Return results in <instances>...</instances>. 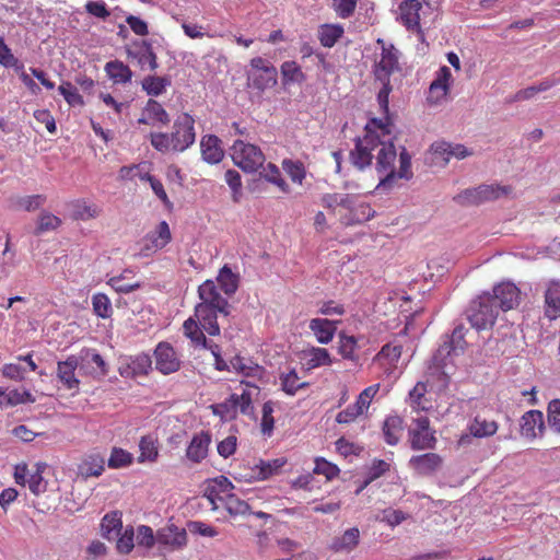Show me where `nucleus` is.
Masks as SVG:
<instances>
[{
    "mask_svg": "<svg viewBox=\"0 0 560 560\" xmlns=\"http://www.w3.org/2000/svg\"><path fill=\"white\" fill-rule=\"evenodd\" d=\"M376 171L381 175L377 188L389 189L393 187L397 178L409 179L412 177L411 171V156L402 148L399 153V168L395 167L397 160L396 147L392 141H382L380 139V145H377L376 153Z\"/></svg>",
    "mask_w": 560,
    "mask_h": 560,
    "instance_id": "1",
    "label": "nucleus"
},
{
    "mask_svg": "<svg viewBox=\"0 0 560 560\" xmlns=\"http://www.w3.org/2000/svg\"><path fill=\"white\" fill-rule=\"evenodd\" d=\"M195 119L187 113L177 116L170 133H150L151 145L161 153H182L190 148L195 143Z\"/></svg>",
    "mask_w": 560,
    "mask_h": 560,
    "instance_id": "2",
    "label": "nucleus"
},
{
    "mask_svg": "<svg viewBox=\"0 0 560 560\" xmlns=\"http://www.w3.org/2000/svg\"><path fill=\"white\" fill-rule=\"evenodd\" d=\"M376 44L381 46V55L380 59L375 62L373 67V74L376 81L382 83V89L377 94V101L380 107L387 113L388 112V97L390 92L393 91V86L390 84V77L395 72L400 71L399 66V51L395 48L393 44H387L384 39L378 38Z\"/></svg>",
    "mask_w": 560,
    "mask_h": 560,
    "instance_id": "3",
    "label": "nucleus"
},
{
    "mask_svg": "<svg viewBox=\"0 0 560 560\" xmlns=\"http://www.w3.org/2000/svg\"><path fill=\"white\" fill-rule=\"evenodd\" d=\"M219 314V311H214L208 306L196 305L195 317L198 323L192 317H189L183 324L184 335L190 339L192 347H202L207 350H212V345L207 341L205 331L210 336H218L220 334V326L218 324Z\"/></svg>",
    "mask_w": 560,
    "mask_h": 560,
    "instance_id": "4",
    "label": "nucleus"
},
{
    "mask_svg": "<svg viewBox=\"0 0 560 560\" xmlns=\"http://www.w3.org/2000/svg\"><path fill=\"white\" fill-rule=\"evenodd\" d=\"M375 129H380L383 135L389 133L385 125L373 119L371 124L366 125L364 136L355 140L354 149L350 151V162L360 171L371 165L375 156L374 152L376 153L377 145H380V133Z\"/></svg>",
    "mask_w": 560,
    "mask_h": 560,
    "instance_id": "5",
    "label": "nucleus"
},
{
    "mask_svg": "<svg viewBox=\"0 0 560 560\" xmlns=\"http://www.w3.org/2000/svg\"><path fill=\"white\" fill-rule=\"evenodd\" d=\"M466 313L472 328L478 331L491 328L499 315L498 306L493 303L489 292H485L472 300Z\"/></svg>",
    "mask_w": 560,
    "mask_h": 560,
    "instance_id": "6",
    "label": "nucleus"
},
{
    "mask_svg": "<svg viewBox=\"0 0 560 560\" xmlns=\"http://www.w3.org/2000/svg\"><path fill=\"white\" fill-rule=\"evenodd\" d=\"M215 369L219 371L236 372L244 376L261 377L264 369L250 359L233 352H211Z\"/></svg>",
    "mask_w": 560,
    "mask_h": 560,
    "instance_id": "7",
    "label": "nucleus"
},
{
    "mask_svg": "<svg viewBox=\"0 0 560 560\" xmlns=\"http://www.w3.org/2000/svg\"><path fill=\"white\" fill-rule=\"evenodd\" d=\"M512 190L513 188L510 185H480L463 190L454 197V200L462 206L479 205L508 196Z\"/></svg>",
    "mask_w": 560,
    "mask_h": 560,
    "instance_id": "8",
    "label": "nucleus"
},
{
    "mask_svg": "<svg viewBox=\"0 0 560 560\" xmlns=\"http://www.w3.org/2000/svg\"><path fill=\"white\" fill-rule=\"evenodd\" d=\"M249 65L248 81L253 89L264 92L277 85L278 71L270 61L261 57H255Z\"/></svg>",
    "mask_w": 560,
    "mask_h": 560,
    "instance_id": "9",
    "label": "nucleus"
},
{
    "mask_svg": "<svg viewBox=\"0 0 560 560\" xmlns=\"http://www.w3.org/2000/svg\"><path fill=\"white\" fill-rule=\"evenodd\" d=\"M231 150L234 163L245 172H256L265 162V155L260 148L243 140L234 141Z\"/></svg>",
    "mask_w": 560,
    "mask_h": 560,
    "instance_id": "10",
    "label": "nucleus"
},
{
    "mask_svg": "<svg viewBox=\"0 0 560 560\" xmlns=\"http://www.w3.org/2000/svg\"><path fill=\"white\" fill-rule=\"evenodd\" d=\"M287 463L285 458L280 457L272 460H262L260 459L258 463L254 464V466L244 468V471H240L234 477L238 480H244L247 482H252L254 480H265L271 477L275 474H278L279 470Z\"/></svg>",
    "mask_w": 560,
    "mask_h": 560,
    "instance_id": "11",
    "label": "nucleus"
},
{
    "mask_svg": "<svg viewBox=\"0 0 560 560\" xmlns=\"http://www.w3.org/2000/svg\"><path fill=\"white\" fill-rule=\"evenodd\" d=\"M477 329L466 328L464 325L456 326L451 335H445L440 350H465L469 347H479Z\"/></svg>",
    "mask_w": 560,
    "mask_h": 560,
    "instance_id": "12",
    "label": "nucleus"
},
{
    "mask_svg": "<svg viewBox=\"0 0 560 560\" xmlns=\"http://www.w3.org/2000/svg\"><path fill=\"white\" fill-rule=\"evenodd\" d=\"M350 203L346 206L340 223L345 226L364 223L371 220L375 211L370 203L362 201L359 197L349 194Z\"/></svg>",
    "mask_w": 560,
    "mask_h": 560,
    "instance_id": "13",
    "label": "nucleus"
},
{
    "mask_svg": "<svg viewBox=\"0 0 560 560\" xmlns=\"http://www.w3.org/2000/svg\"><path fill=\"white\" fill-rule=\"evenodd\" d=\"M452 354L453 352H434L428 363V375L440 381L443 387L447 386L450 376L455 371Z\"/></svg>",
    "mask_w": 560,
    "mask_h": 560,
    "instance_id": "14",
    "label": "nucleus"
},
{
    "mask_svg": "<svg viewBox=\"0 0 560 560\" xmlns=\"http://www.w3.org/2000/svg\"><path fill=\"white\" fill-rule=\"evenodd\" d=\"M198 295L201 302L198 305H205L214 311H219L221 315L228 316L230 304L218 291L217 285L212 280H206L198 288Z\"/></svg>",
    "mask_w": 560,
    "mask_h": 560,
    "instance_id": "15",
    "label": "nucleus"
},
{
    "mask_svg": "<svg viewBox=\"0 0 560 560\" xmlns=\"http://www.w3.org/2000/svg\"><path fill=\"white\" fill-rule=\"evenodd\" d=\"M493 303L498 306V312H508L515 308L520 304L521 291L512 282H502L493 288V294H491Z\"/></svg>",
    "mask_w": 560,
    "mask_h": 560,
    "instance_id": "16",
    "label": "nucleus"
},
{
    "mask_svg": "<svg viewBox=\"0 0 560 560\" xmlns=\"http://www.w3.org/2000/svg\"><path fill=\"white\" fill-rule=\"evenodd\" d=\"M452 72L448 67L442 66L435 75V79L429 86L427 101L430 104H439L446 98L451 90Z\"/></svg>",
    "mask_w": 560,
    "mask_h": 560,
    "instance_id": "17",
    "label": "nucleus"
},
{
    "mask_svg": "<svg viewBox=\"0 0 560 560\" xmlns=\"http://www.w3.org/2000/svg\"><path fill=\"white\" fill-rule=\"evenodd\" d=\"M417 428L410 431L411 448L418 450H433L436 444L434 433L430 431V421L427 417H421L416 420Z\"/></svg>",
    "mask_w": 560,
    "mask_h": 560,
    "instance_id": "18",
    "label": "nucleus"
},
{
    "mask_svg": "<svg viewBox=\"0 0 560 560\" xmlns=\"http://www.w3.org/2000/svg\"><path fill=\"white\" fill-rule=\"evenodd\" d=\"M429 0H404L399 4V20L408 31L421 33L420 10Z\"/></svg>",
    "mask_w": 560,
    "mask_h": 560,
    "instance_id": "19",
    "label": "nucleus"
},
{
    "mask_svg": "<svg viewBox=\"0 0 560 560\" xmlns=\"http://www.w3.org/2000/svg\"><path fill=\"white\" fill-rule=\"evenodd\" d=\"M127 55L129 58L137 60L141 68L148 65L151 71H155L159 67L158 56L148 40L133 42L130 48L127 49Z\"/></svg>",
    "mask_w": 560,
    "mask_h": 560,
    "instance_id": "20",
    "label": "nucleus"
},
{
    "mask_svg": "<svg viewBox=\"0 0 560 560\" xmlns=\"http://www.w3.org/2000/svg\"><path fill=\"white\" fill-rule=\"evenodd\" d=\"M170 115L161 103L153 98H149L138 124L151 126H167L170 124Z\"/></svg>",
    "mask_w": 560,
    "mask_h": 560,
    "instance_id": "21",
    "label": "nucleus"
},
{
    "mask_svg": "<svg viewBox=\"0 0 560 560\" xmlns=\"http://www.w3.org/2000/svg\"><path fill=\"white\" fill-rule=\"evenodd\" d=\"M544 314L549 320L560 317V281L558 280L547 283L544 294Z\"/></svg>",
    "mask_w": 560,
    "mask_h": 560,
    "instance_id": "22",
    "label": "nucleus"
},
{
    "mask_svg": "<svg viewBox=\"0 0 560 560\" xmlns=\"http://www.w3.org/2000/svg\"><path fill=\"white\" fill-rule=\"evenodd\" d=\"M442 464L443 459L436 453L416 455L409 459V466L421 476L433 475L441 468Z\"/></svg>",
    "mask_w": 560,
    "mask_h": 560,
    "instance_id": "23",
    "label": "nucleus"
},
{
    "mask_svg": "<svg viewBox=\"0 0 560 560\" xmlns=\"http://www.w3.org/2000/svg\"><path fill=\"white\" fill-rule=\"evenodd\" d=\"M200 150L202 159L209 164H217L224 156L221 140L214 135H207L201 138Z\"/></svg>",
    "mask_w": 560,
    "mask_h": 560,
    "instance_id": "24",
    "label": "nucleus"
},
{
    "mask_svg": "<svg viewBox=\"0 0 560 560\" xmlns=\"http://www.w3.org/2000/svg\"><path fill=\"white\" fill-rule=\"evenodd\" d=\"M544 429V415L539 410H529L521 419V433L526 438H536Z\"/></svg>",
    "mask_w": 560,
    "mask_h": 560,
    "instance_id": "25",
    "label": "nucleus"
},
{
    "mask_svg": "<svg viewBox=\"0 0 560 560\" xmlns=\"http://www.w3.org/2000/svg\"><path fill=\"white\" fill-rule=\"evenodd\" d=\"M147 250L156 252L164 248L172 241V233L166 221H161L156 229L145 237Z\"/></svg>",
    "mask_w": 560,
    "mask_h": 560,
    "instance_id": "26",
    "label": "nucleus"
},
{
    "mask_svg": "<svg viewBox=\"0 0 560 560\" xmlns=\"http://www.w3.org/2000/svg\"><path fill=\"white\" fill-rule=\"evenodd\" d=\"M337 323L338 322L326 318H313L311 319L308 327L319 343L327 345L335 336Z\"/></svg>",
    "mask_w": 560,
    "mask_h": 560,
    "instance_id": "27",
    "label": "nucleus"
},
{
    "mask_svg": "<svg viewBox=\"0 0 560 560\" xmlns=\"http://www.w3.org/2000/svg\"><path fill=\"white\" fill-rule=\"evenodd\" d=\"M211 436L208 432L195 435L187 447V458L194 463H200L208 454Z\"/></svg>",
    "mask_w": 560,
    "mask_h": 560,
    "instance_id": "28",
    "label": "nucleus"
},
{
    "mask_svg": "<svg viewBox=\"0 0 560 560\" xmlns=\"http://www.w3.org/2000/svg\"><path fill=\"white\" fill-rule=\"evenodd\" d=\"M156 540L159 544L167 545L173 548H182L187 544L186 529L171 525L158 533Z\"/></svg>",
    "mask_w": 560,
    "mask_h": 560,
    "instance_id": "29",
    "label": "nucleus"
},
{
    "mask_svg": "<svg viewBox=\"0 0 560 560\" xmlns=\"http://www.w3.org/2000/svg\"><path fill=\"white\" fill-rule=\"evenodd\" d=\"M122 529V521L120 512H112L106 514L101 522V535L103 538L112 541L115 540Z\"/></svg>",
    "mask_w": 560,
    "mask_h": 560,
    "instance_id": "30",
    "label": "nucleus"
},
{
    "mask_svg": "<svg viewBox=\"0 0 560 560\" xmlns=\"http://www.w3.org/2000/svg\"><path fill=\"white\" fill-rule=\"evenodd\" d=\"M349 194H325L322 197V205L325 209H327L331 214L336 215L339 221H341V215L345 212L346 206L350 203Z\"/></svg>",
    "mask_w": 560,
    "mask_h": 560,
    "instance_id": "31",
    "label": "nucleus"
},
{
    "mask_svg": "<svg viewBox=\"0 0 560 560\" xmlns=\"http://www.w3.org/2000/svg\"><path fill=\"white\" fill-rule=\"evenodd\" d=\"M259 175L266 182L275 185L282 194L289 195L291 192L289 184L284 180L280 168L276 164L268 163L265 166L262 165Z\"/></svg>",
    "mask_w": 560,
    "mask_h": 560,
    "instance_id": "32",
    "label": "nucleus"
},
{
    "mask_svg": "<svg viewBox=\"0 0 560 560\" xmlns=\"http://www.w3.org/2000/svg\"><path fill=\"white\" fill-rule=\"evenodd\" d=\"M360 532L357 527L347 529L340 537H336L330 549L335 552L352 551L359 544Z\"/></svg>",
    "mask_w": 560,
    "mask_h": 560,
    "instance_id": "33",
    "label": "nucleus"
},
{
    "mask_svg": "<svg viewBox=\"0 0 560 560\" xmlns=\"http://www.w3.org/2000/svg\"><path fill=\"white\" fill-rule=\"evenodd\" d=\"M345 30L340 24H322L318 27V40L323 47L331 48L343 36Z\"/></svg>",
    "mask_w": 560,
    "mask_h": 560,
    "instance_id": "34",
    "label": "nucleus"
},
{
    "mask_svg": "<svg viewBox=\"0 0 560 560\" xmlns=\"http://www.w3.org/2000/svg\"><path fill=\"white\" fill-rule=\"evenodd\" d=\"M78 361L74 357H70L67 361L58 363V377L60 382L68 388L73 389L79 385V380L75 377V368Z\"/></svg>",
    "mask_w": 560,
    "mask_h": 560,
    "instance_id": "35",
    "label": "nucleus"
},
{
    "mask_svg": "<svg viewBox=\"0 0 560 560\" xmlns=\"http://www.w3.org/2000/svg\"><path fill=\"white\" fill-rule=\"evenodd\" d=\"M281 79L283 85L301 84L306 80L305 73L301 66L293 60L284 61L280 67Z\"/></svg>",
    "mask_w": 560,
    "mask_h": 560,
    "instance_id": "36",
    "label": "nucleus"
},
{
    "mask_svg": "<svg viewBox=\"0 0 560 560\" xmlns=\"http://www.w3.org/2000/svg\"><path fill=\"white\" fill-rule=\"evenodd\" d=\"M105 71L114 83H128L132 79L131 69L120 60L108 61L105 65Z\"/></svg>",
    "mask_w": 560,
    "mask_h": 560,
    "instance_id": "37",
    "label": "nucleus"
},
{
    "mask_svg": "<svg viewBox=\"0 0 560 560\" xmlns=\"http://www.w3.org/2000/svg\"><path fill=\"white\" fill-rule=\"evenodd\" d=\"M105 459L100 454H90L79 466L80 474L85 477H98L104 470Z\"/></svg>",
    "mask_w": 560,
    "mask_h": 560,
    "instance_id": "38",
    "label": "nucleus"
},
{
    "mask_svg": "<svg viewBox=\"0 0 560 560\" xmlns=\"http://www.w3.org/2000/svg\"><path fill=\"white\" fill-rule=\"evenodd\" d=\"M402 429V419L400 417H387L383 424V434L386 443L396 445L400 440Z\"/></svg>",
    "mask_w": 560,
    "mask_h": 560,
    "instance_id": "39",
    "label": "nucleus"
},
{
    "mask_svg": "<svg viewBox=\"0 0 560 560\" xmlns=\"http://www.w3.org/2000/svg\"><path fill=\"white\" fill-rule=\"evenodd\" d=\"M71 209H72V218L74 220H83V221L94 219V218L98 217V214L101 212L100 208L96 205L91 203V202L86 201L85 199L74 200L71 203Z\"/></svg>",
    "mask_w": 560,
    "mask_h": 560,
    "instance_id": "40",
    "label": "nucleus"
},
{
    "mask_svg": "<svg viewBox=\"0 0 560 560\" xmlns=\"http://www.w3.org/2000/svg\"><path fill=\"white\" fill-rule=\"evenodd\" d=\"M170 85L171 79L166 75H148L141 82L142 90L150 96H159L163 94Z\"/></svg>",
    "mask_w": 560,
    "mask_h": 560,
    "instance_id": "41",
    "label": "nucleus"
},
{
    "mask_svg": "<svg viewBox=\"0 0 560 560\" xmlns=\"http://www.w3.org/2000/svg\"><path fill=\"white\" fill-rule=\"evenodd\" d=\"M217 280L220 288L228 295L234 294L238 289L240 277L228 265L220 269Z\"/></svg>",
    "mask_w": 560,
    "mask_h": 560,
    "instance_id": "42",
    "label": "nucleus"
},
{
    "mask_svg": "<svg viewBox=\"0 0 560 560\" xmlns=\"http://www.w3.org/2000/svg\"><path fill=\"white\" fill-rule=\"evenodd\" d=\"M155 357L156 369L163 374H170L178 370L179 360L176 352H152Z\"/></svg>",
    "mask_w": 560,
    "mask_h": 560,
    "instance_id": "43",
    "label": "nucleus"
},
{
    "mask_svg": "<svg viewBox=\"0 0 560 560\" xmlns=\"http://www.w3.org/2000/svg\"><path fill=\"white\" fill-rule=\"evenodd\" d=\"M283 171L288 174L293 183L302 185L306 177V170L301 161L284 159L281 163Z\"/></svg>",
    "mask_w": 560,
    "mask_h": 560,
    "instance_id": "44",
    "label": "nucleus"
},
{
    "mask_svg": "<svg viewBox=\"0 0 560 560\" xmlns=\"http://www.w3.org/2000/svg\"><path fill=\"white\" fill-rule=\"evenodd\" d=\"M223 508L231 515H245L249 512V504L240 499L236 493L232 492L229 495L223 497Z\"/></svg>",
    "mask_w": 560,
    "mask_h": 560,
    "instance_id": "45",
    "label": "nucleus"
},
{
    "mask_svg": "<svg viewBox=\"0 0 560 560\" xmlns=\"http://www.w3.org/2000/svg\"><path fill=\"white\" fill-rule=\"evenodd\" d=\"M389 470V464L386 463L383 459H374L371 467L368 471V477L364 480V482L355 491L357 494H359L361 491H363L364 488H366L372 481L376 480L381 476H383L386 471Z\"/></svg>",
    "mask_w": 560,
    "mask_h": 560,
    "instance_id": "46",
    "label": "nucleus"
},
{
    "mask_svg": "<svg viewBox=\"0 0 560 560\" xmlns=\"http://www.w3.org/2000/svg\"><path fill=\"white\" fill-rule=\"evenodd\" d=\"M92 306L95 315L101 318H109L113 314L110 300L104 293H95L92 296Z\"/></svg>",
    "mask_w": 560,
    "mask_h": 560,
    "instance_id": "47",
    "label": "nucleus"
},
{
    "mask_svg": "<svg viewBox=\"0 0 560 560\" xmlns=\"http://www.w3.org/2000/svg\"><path fill=\"white\" fill-rule=\"evenodd\" d=\"M497 430L498 425L495 421L481 420L479 417H476L470 425V433L476 438L491 436Z\"/></svg>",
    "mask_w": 560,
    "mask_h": 560,
    "instance_id": "48",
    "label": "nucleus"
},
{
    "mask_svg": "<svg viewBox=\"0 0 560 560\" xmlns=\"http://www.w3.org/2000/svg\"><path fill=\"white\" fill-rule=\"evenodd\" d=\"M140 455L138 457L139 463L154 462L158 457V447L151 436H143L139 443Z\"/></svg>",
    "mask_w": 560,
    "mask_h": 560,
    "instance_id": "49",
    "label": "nucleus"
},
{
    "mask_svg": "<svg viewBox=\"0 0 560 560\" xmlns=\"http://www.w3.org/2000/svg\"><path fill=\"white\" fill-rule=\"evenodd\" d=\"M229 402L232 409L235 410L238 408L243 415H252L254 411L250 394L246 390H244L241 395L232 394L230 396Z\"/></svg>",
    "mask_w": 560,
    "mask_h": 560,
    "instance_id": "50",
    "label": "nucleus"
},
{
    "mask_svg": "<svg viewBox=\"0 0 560 560\" xmlns=\"http://www.w3.org/2000/svg\"><path fill=\"white\" fill-rule=\"evenodd\" d=\"M58 91L60 92V94L63 96L65 101L70 106H83L84 105L83 97L79 94L77 88L71 82H69V81L62 82L59 85Z\"/></svg>",
    "mask_w": 560,
    "mask_h": 560,
    "instance_id": "51",
    "label": "nucleus"
},
{
    "mask_svg": "<svg viewBox=\"0 0 560 560\" xmlns=\"http://www.w3.org/2000/svg\"><path fill=\"white\" fill-rule=\"evenodd\" d=\"M116 540V549L119 553L127 555L135 547V530L132 526H127L124 532L119 534Z\"/></svg>",
    "mask_w": 560,
    "mask_h": 560,
    "instance_id": "52",
    "label": "nucleus"
},
{
    "mask_svg": "<svg viewBox=\"0 0 560 560\" xmlns=\"http://www.w3.org/2000/svg\"><path fill=\"white\" fill-rule=\"evenodd\" d=\"M280 380L282 389L289 395H294L298 389L308 386L306 382L299 383V376L294 370L282 374Z\"/></svg>",
    "mask_w": 560,
    "mask_h": 560,
    "instance_id": "53",
    "label": "nucleus"
},
{
    "mask_svg": "<svg viewBox=\"0 0 560 560\" xmlns=\"http://www.w3.org/2000/svg\"><path fill=\"white\" fill-rule=\"evenodd\" d=\"M60 224H61V220L57 215H55L50 212H42L38 218L35 234L39 235V234L48 232V231H54L57 228H59Z\"/></svg>",
    "mask_w": 560,
    "mask_h": 560,
    "instance_id": "54",
    "label": "nucleus"
},
{
    "mask_svg": "<svg viewBox=\"0 0 560 560\" xmlns=\"http://www.w3.org/2000/svg\"><path fill=\"white\" fill-rule=\"evenodd\" d=\"M225 182L226 184L230 186L231 190H232V200L235 202V203H238L241 201V198H242V179H241V175L237 171L235 170H228L225 172Z\"/></svg>",
    "mask_w": 560,
    "mask_h": 560,
    "instance_id": "55",
    "label": "nucleus"
},
{
    "mask_svg": "<svg viewBox=\"0 0 560 560\" xmlns=\"http://www.w3.org/2000/svg\"><path fill=\"white\" fill-rule=\"evenodd\" d=\"M0 65L14 68L15 71L23 70V65L14 57L2 37H0Z\"/></svg>",
    "mask_w": 560,
    "mask_h": 560,
    "instance_id": "56",
    "label": "nucleus"
},
{
    "mask_svg": "<svg viewBox=\"0 0 560 560\" xmlns=\"http://www.w3.org/2000/svg\"><path fill=\"white\" fill-rule=\"evenodd\" d=\"M132 455L122 448H113L108 458V466L110 468H121L132 463Z\"/></svg>",
    "mask_w": 560,
    "mask_h": 560,
    "instance_id": "57",
    "label": "nucleus"
},
{
    "mask_svg": "<svg viewBox=\"0 0 560 560\" xmlns=\"http://www.w3.org/2000/svg\"><path fill=\"white\" fill-rule=\"evenodd\" d=\"M118 293H130L140 288L139 282H127L125 280V273L112 277L107 282Z\"/></svg>",
    "mask_w": 560,
    "mask_h": 560,
    "instance_id": "58",
    "label": "nucleus"
},
{
    "mask_svg": "<svg viewBox=\"0 0 560 560\" xmlns=\"http://www.w3.org/2000/svg\"><path fill=\"white\" fill-rule=\"evenodd\" d=\"M46 202L45 195H32L20 197L16 200V206L25 211H35Z\"/></svg>",
    "mask_w": 560,
    "mask_h": 560,
    "instance_id": "59",
    "label": "nucleus"
},
{
    "mask_svg": "<svg viewBox=\"0 0 560 560\" xmlns=\"http://www.w3.org/2000/svg\"><path fill=\"white\" fill-rule=\"evenodd\" d=\"M262 417H261V432L264 434L270 435L273 431L275 419L272 417L273 412V402L271 400L266 401L262 405Z\"/></svg>",
    "mask_w": 560,
    "mask_h": 560,
    "instance_id": "60",
    "label": "nucleus"
},
{
    "mask_svg": "<svg viewBox=\"0 0 560 560\" xmlns=\"http://www.w3.org/2000/svg\"><path fill=\"white\" fill-rule=\"evenodd\" d=\"M358 0H334L332 8L341 19L350 18L357 8Z\"/></svg>",
    "mask_w": 560,
    "mask_h": 560,
    "instance_id": "61",
    "label": "nucleus"
},
{
    "mask_svg": "<svg viewBox=\"0 0 560 560\" xmlns=\"http://www.w3.org/2000/svg\"><path fill=\"white\" fill-rule=\"evenodd\" d=\"M453 143L446 141H436L431 145V152L435 159L441 160L443 163H448L451 160V150Z\"/></svg>",
    "mask_w": 560,
    "mask_h": 560,
    "instance_id": "62",
    "label": "nucleus"
},
{
    "mask_svg": "<svg viewBox=\"0 0 560 560\" xmlns=\"http://www.w3.org/2000/svg\"><path fill=\"white\" fill-rule=\"evenodd\" d=\"M187 529L194 535H200L205 537H214L218 535V532L214 527L199 521L188 522Z\"/></svg>",
    "mask_w": 560,
    "mask_h": 560,
    "instance_id": "63",
    "label": "nucleus"
},
{
    "mask_svg": "<svg viewBox=\"0 0 560 560\" xmlns=\"http://www.w3.org/2000/svg\"><path fill=\"white\" fill-rule=\"evenodd\" d=\"M548 422L556 431L560 432V399H553L548 405Z\"/></svg>",
    "mask_w": 560,
    "mask_h": 560,
    "instance_id": "64",
    "label": "nucleus"
}]
</instances>
